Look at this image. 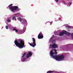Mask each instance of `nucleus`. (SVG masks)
<instances>
[{
  "mask_svg": "<svg viewBox=\"0 0 73 73\" xmlns=\"http://www.w3.org/2000/svg\"><path fill=\"white\" fill-rule=\"evenodd\" d=\"M57 54V50L56 49L52 50L51 51L50 53V55L51 57H53V58H55L56 60L60 61L64 60V55H62L60 56L56 55V56H53V54Z\"/></svg>",
  "mask_w": 73,
  "mask_h": 73,
  "instance_id": "1",
  "label": "nucleus"
},
{
  "mask_svg": "<svg viewBox=\"0 0 73 73\" xmlns=\"http://www.w3.org/2000/svg\"><path fill=\"white\" fill-rule=\"evenodd\" d=\"M14 42L16 46L19 47V48H23V47L25 46L24 41H23V40H21L20 39L15 40Z\"/></svg>",
  "mask_w": 73,
  "mask_h": 73,
  "instance_id": "2",
  "label": "nucleus"
},
{
  "mask_svg": "<svg viewBox=\"0 0 73 73\" xmlns=\"http://www.w3.org/2000/svg\"><path fill=\"white\" fill-rule=\"evenodd\" d=\"M13 5V4H11L9 6V9H10L13 13H15V11H17V9H19V7L17 6H11Z\"/></svg>",
  "mask_w": 73,
  "mask_h": 73,
  "instance_id": "3",
  "label": "nucleus"
},
{
  "mask_svg": "<svg viewBox=\"0 0 73 73\" xmlns=\"http://www.w3.org/2000/svg\"><path fill=\"white\" fill-rule=\"evenodd\" d=\"M32 39L33 40V42H32V44L30 43H29V44L30 46H32V47H35V46L36 45V40H35V39L34 38H32Z\"/></svg>",
  "mask_w": 73,
  "mask_h": 73,
  "instance_id": "4",
  "label": "nucleus"
},
{
  "mask_svg": "<svg viewBox=\"0 0 73 73\" xmlns=\"http://www.w3.org/2000/svg\"><path fill=\"white\" fill-rule=\"evenodd\" d=\"M32 39L33 40V42H32V44L30 43H29V44L30 46H32V47H35V46L36 45V40H35V39L34 38H32Z\"/></svg>",
  "mask_w": 73,
  "mask_h": 73,
  "instance_id": "5",
  "label": "nucleus"
},
{
  "mask_svg": "<svg viewBox=\"0 0 73 73\" xmlns=\"http://www.w3.org/2000/svg\"><path fill=\"white\" fill-rule=\"evenodd\" d=\"M32 55V52H29L27 54V56H26V57L27 58H28L29 57H31Z\"/></svg>",
  "mask_w": 73,
  "mask_h": 73,
  "instance_id": "6",
  "label": "nucleus"
},
{
  "mask_svg": "<svg viewBox=\"0 0 73 73\" xmlns=\"http://www.w3.org/2000/svg\"><path fill=\"white\" fill-rule=\"evenodd\" d=\"M51 46L53 48H58V46L57 45V44L55 43H54V44H52Z\"/></svg>",
  "mask_w": 73,
  "mask_h": 73,
  "instance_id": "7",
  "label": "nucleus"
},
{
  "mask_svg": "<svg viewBox=\"0 0 73 73\" xmlns=\"http://www.w3.org/2000/svg\"><path fill=\"white\" fill-rule=\"evenodd\" d=\"M66 33V31H64V32H62L59 34V36H62V35H64V34H65Z\"/></svg>",
  "mask_w": 73,
  "mask_h": 73,
  "instance_id": "8",
  "label": "nucleus"
},
{
  "mask_svg": "<svg viewBox=\"0 0 73 73\" xmlns=\"http://www.w3.org/2000/svg\"><path fill=\"white\" fill-rule=\"evenodd\" d=\"M25 54H26V53L25 52L22 56L21 59L22 60H25Z\"/></svg>",
  "mask_w": 73,
  "mask_h": 73,
  "instance_id": "9",
  "label": "nucleus"
},
{
  "mask_svg": "<svg viewBox=\"0 0 73 73\" xmlns=\"http://www.w3.org/2000/svg\"><path fill=\"white\" fill-rule=\"evenodd\" d=\"M44 37L43 35H38V39H41L42 38Z\"/></svg>",
  "mask_w": 73,
  "mask_h": 73,
  "instance_id": "10",
  "label": "nucleus"
},
{
  "mask_svg": "<svg viewBox=\"0 0 73 73\" xmlns=\"http://www.w3.org/2000/svg\"><path fill=\"white\" fill-rule=\"evenodd\" d=\"M65 34H66L68 36H70V33H68V32L66 31V33Z\"/></svg>",
  "mask_w": 73,
  "mask_h": 73,
  "instance_id": "11",
  "label": "nucleus"
},
{
  "mask_svg": "<svg viewBox=\"0 0 73 73\" xmlns=\"http://www.w3.org/2000/svg\"><path fill=\"white\" fill-rule=\"evenodd\" d=\"M53 72V71H48L47 72V73H52Z\"/></svg>",
  "mask_w": 73,
  "mask_h": 73,
  "instance_id": "12",
  "label": "nucleus"
},
{
  "mask_svg": "<svg viewBox=\"0 0 73 73\" xmlns=\"http://www.w3.org/2000/svg\"><path fill=\"white\" fill-rule=\"evenodd\" d=\"M13 31H16L15 32H18V30L16 29H13Z\"/></svg>",
  "mask_w": 73,
  "mask_h": 73,
  "instance_id": "13",
  "label": "nucleus"
},
{
  "mask_svg": "<svg viewBox=\"0 0 73 73\" xmlns=\"http://www.w3.org/2000/svg\"><path fill=\"white\" fill-rule=\"evenodd\" d=\"M13 20H16V17H13L12 19Z\"/></svg>",
  "mask_w": 73,
  "mask_h": 73,
  "instance_id": "14",
  "label": "nucleus"
},
{
  "mask_svg": "<svg viewBox=\"0 0 73 73\" xmlns=\"http://www.w3.org/2000/svg\"><path fill=\"white\" fill-rule=\"evenodd\" d=\"M10 21H11V20H10V19H8L7 20V22H8V23H9V22H10Z\"/></svg>",
  "mask_w": 73,
  "mask_h": 73,
  "instance_id": "15",
  "label": "nucleus"
},
{
  "mask_svg": "<svg viewBox=\"0 0 73 73\" xmlns=\"http://www.w3.org/2000/svg\"><path fill=\"white\" fill-rule=\"evenodd\" d=\"M39 35H41V36H43V35H42V33H40Z\"/></svg>",
  "mask_w": 73,
  "mask_h": 73,
  "instance_id": "16",
  "label": "nucleus"
},
{
  "mask_svg": "<svg viewBox=\"0 0 73 73\" xmlns=\"http://www.w3.org/2000/svg\"><path fill=\"white\" fill-rule=\"evenodd\" d=\"M19 20L20 22H21V21H22V19L21 18H19Z\"/></svg>",
  "mask_w": 73,
  "mask_h": 73,
  "instance_id": "17",
  "label": "nucleus"
},
{
  "mask_svg": "<svg viewBox=\"0 0 73 73\" xmlns=\"http://www.w3.org/2000/svg\"><path fill=\"white\" fill-rule=\"evenodd\" d=\"M5 28L7 29H8V26H6Z\"/></svg>",
  "mask_w": 73,
  "mask_h": 73,
  "instance_id": "18",
  "label": "nucleus"
},
{
  "mask_svg": "<svg viewBox=\"0 0 73 73\" xmlns=\"http://www.w3.org/2000/svg\"><path fill=\"white\" fill-rule=\"evenodd\" d=\"M71 36L72 37V39H73V33H72V34Z\"/></svg>",
  "mask_w": 73,
  "mask_h": 73,
  "instance_id": "19",
  "label": "nucleus"
},
{
  "mask_svg": "<svg viewBox=\"0 0 73 73\" xmlns=\"http://www.w3.org/2000/svg\"><path fill=\"white\" fill-rule=\"evenodd\" d=\"M56 2L57 3H58V0H56Z\"/></svg>",
  "mask_w": 73,
  "mask_h": 73,
  "instance_id": "20",
  "label": "nucleus"
},
{
  "mask_svg": "<svg viewBox=\"0 0 73 73\" xmlns=\"http://www.w3.org/2000/svg\"><path fill=\"white\" fill-rule=\"evenodd\" d=\"M71 4H72V3H70V5H71Z\"/></svg>",
  "mask_w": 73,
  "mask_h": 73,
  "instance_id": "21",
  "label": "nucleus"
},
{
  "mask_svg": "<svg viewBox=\"0 0 73 73\" xmlns=\"http://www.w3.org/2000/svg\"><path fill=\"white\" fill-rule=\"evenodd\" d=\"M64 4H65V3H64Z\"/></svg>",
  "mask_w": 73,
  "mask_h": 73,
  "instance_id": "22",
  "label": "nucleus"
}]
</instances>
